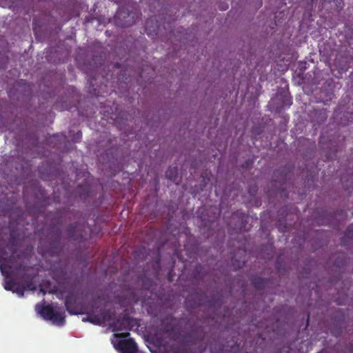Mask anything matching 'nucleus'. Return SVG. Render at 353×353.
<instances>
[{
	"label": "nucleus",
	"mask_w": 353,
	"mask_h": 353,
	"mask_svg": "<svg viewBox=\"0 0 353 353\" xmlns=\"http://www.w3.org/2000/svg\"><path fill=\"white\" fill-rule=\"evenodd\" d=\"M37 309L45 320L50 321L53 324L59 326L64 325L65 314L63 308L47 305L42 306L37 305Z\"/></svg>",
	"instance_id": "f257e3e1"
},
{
	"label": "nucleus",
	"mask_w": 353,
	"mask_h": 353,
	"mask_svg": "<svg viewBox=\"0 0 353 353\" xmlns=\"http://www.w3.org/2000/svg\"><path fill=\"white\" fill-rule=\"evenodd\" d=\"M292 103V98L286 86L278 89L275 96L269 101L268 108L269 110H282L290 108Z\"/></svg>",
	"instance_id": "f03ea898"
},
{
	"label": "nucleus",
	"mask_w": 353,
	"mask_h": 353,
	"mask_svg": "<svg viewBox=\"0 0 353 353\" xmlns=\"http://www.w3.org/2000/svg\"><path fill=\"white\" fill-rule=\"evenodd\" d=\"M85 225L83 223H74L70 224L67 229L66 233L70 240L82 241L85 239L87 233L85 232Z\"/></svg>",
	"instance_id": "7ed1b4c3"
},
{
	"label": "nucleus",
	"mask_w": 353,
	"mask_h": 353,
	"mask_svg": "<svg viewBox=\"0 0 353 353\" xmlns=\"http://www.w3.org/2000/svg\"><path fill=\"white\" fill-rule=\"evenodd\" d=\"M117 26L126 28L134 23V13L128 11L125 8H120L114 16Z\"/></svg>",
	"instance_id": "20e7f679"
},
{
	"label": "nucleus",
	"mask_w": 353,
	"mask_h": 353,
	"mask_svg": "<svg viewBox=\"0 0 353 353\" xmlns=\"http://www.w3.org/2000/svg\"><path fill=\"white\" fill-rule=\"evenodd\" d=\"M333 82L330 81H327L321 88V90L319 93V99L320 101L323 103H326L327 101H330L334 97V92H333Z\"/></svg>",
	"instance_id": "39448f33"
},
{
	"label": "nucleus",
	"mask_w": 353,
	"mask_h": 353,
	"mask_svg": "<svg viewBox=\"0 0 353 353\" xmlns=\"http://www.w3.org/2000/svg\"><path fill=\"white\" fill-rule=\"evenodd\" d=\"M117 348L121 353H138V347L132 339L120 340L117 344Z\"/></svg>",
	"instance_id": "423d86ee"
},
{
	"label": "nucleus",
	"mask_w": 353,
	"mask_h": 353,
	"mask_svg": "<svg viewBox=\"0 0 353 353\" xmlns=\"http://www.w3.org/2000/svg\"><path fill=\"white\" fill-rule=\"evenodd\" d=\"M132 319L128 316L119 317L112 324L113 331H121L125 330H130L132 327Z\"/></svg>",
	"instance_id": "0eeeda50"
},
{
	"label": "nucleus",
	"mask_w": 353,
	"mask_h": 353,
	"mask_svg": "<svg viewBox=\"0 0 353 353\" xmlns=\"http://www.w3.org/2000/svg\"><path fill=\"white\" fill-rule=\"evenodd\" d=\"M61 233L59 231L57 236L54 239H50L49 242V248L48 250V253L52 256H57L60 253L61 250V248L60 245L61 243Z\"/></svg>",
	"instance_id": "6e6552de"
},
{
	"label": "nucleus",
	"mask_w": 353,
	"mask_h": 353,
	"mask_svg": "<svg viewBox=\"0 0 353 353\" xmlns=\"http://www.w3.org/2000/svg\"><path fill=\"white\" fill-rule=\"evenodd\" d=\"M65 306L67 311L71 314L79 313L77 298L74 294H70L65 296Z\"/></svg>",
	"instance_id": "1a4fd4ad"
},
{
	"label": "nucleus",
	"mask_w": 353,
	"mask_h": 353,
	"mask_svg": "<svg viewBox=\"0 0 353 353\" xmlns=\"http://www.w3.org/2000/svg\"><path fill=\"white\" fill-rule=\"evenodd\" d=\"M299 83L303 85L304 92L309 95L313 92L314 86L317 85L319 83V81H318L316 78H313L311 81H309V79H307V75H305V77H302L301 82Z\"/></svg>",
	"instance_id": "9d476101"
},
{
	"label": "nucleus",
	"mask_w": 353,
	"mask_h": 353,
	"mask_svg": "<svg viewBox=\"0 0 353 353\" xmlns=\"http://www.w3.org/2000/svg\"><path fill=\"white\" fill-rule=\"evenodd\" d=\"M252 283L256 290H263L265 288L268 280L261 277L255 276L252 278Z\"/></svg>",
	"instance_id": "9b49d317"
},
{
	"label": "nucleus",
	"mask_w": 353,
	"mask_h": 353,
	"mask_svg": "<svg viewBox=\"0 0 353 353\" xmlns=\"http://www.w3.org/2000/svg\"><path fill=\"white\" fill-rule=\"evenodd\" d=\"M100 316L101 320L103 321V323H105V322L110 321L114 319V317L115 316V312L112 310H106L102 311L100 313Z\"/></svg>",
	"instance_id": "f8f14e48"
},
{
	"label": "nucleus",
	"mask_w": 353,
	"mask_h": 353,
	"mask_svg": "<svg viewBox=\"0 0 353 353\" xmlns=\"http://www.w3.org/2000/svg\"><path fill=\"white\" fill-rule=\"evenodd\" d=\"M165 176L167 179L176 181L178 177V169L176 167H169L165 172Z\"/></svg>",
	"instance_id": "ddd939ff"
},
{
	"label": "nucleus",
	"mask_w": 353,
	"mask_h": 353,
	"mask_svg": "<svg viewBox=\"0 0 353 353\" xmlns=\"http://www.w3.org/2000/svg\"><path fill=\"white\" fill-rule=\"evenodd\" d=\"M32 283L30 282V283L27 284L26 286H21L19 284L17 285L15 287L13 292L17 293L19 296L23 297L24 295V292L26 289L29 290H33L34 288H32L31 285Z\"/></svg>",
	"instance_id": "4468645a"
},
{
	"label": "nucleus",
	"mask_w": 353,
	"mask_h": 353,
	"mask_svg": "<svg viewBox=\"0 0 353 353\" xmlns=\"http://www.w3.org/2000/svg\"><path fill=\"white\" fill-rule=\"evenodd\" d=\"M7 259H5L4 262L1 264H0V270L1 272V274L6 276V278H8L9 276H10V269H11V266L10 265H8L6 262H7Z\"/></svg>",
	"instance_id": "2eb2a0df"
},
{
	"label": "nucleus",
	"mask_w": 353,
	"mask_h": 353,
	"mask_svg": "<svg viewBox=\"0 0 353 353\" xmlns=\"http://www.w3.org/2000/svg\"><path fill=\"white\" fill-rule=\"evenodd\" d=\"M17 283L12 279H8L5 281L4 288L8 291H12L13 292Z\"/></svg>",
	"instance_id": "dca6fc26"
},
{
	"label": "nucleus",
	"mask_w": 353,
	"mask_h": 353,
	"mask_svg": "<svg viewBox=\"0 0 353 353\" xmlns=\"http://www.w3.org/2000/svg\"><path fill=\"white\" fill-rule=\"evenodd\" d=\"M352 236H353V225H350L347 228V229L345 232L344 236L341 239V243L343 245L346 244V243L344 241L345 237H347L348 239H352Z\"/></svg>",
	"instance_id": "f3484780"
},
{
	"label": "nucleus",
	"mask_w": 353,
	"mask_h": 353,
	"mask_svg": "<svg viewBox=\"0 0 353 353\" xmlns=\"http://www.w3.org/2000/svg\"><path fill=\"white\" fill-rule=\"evenodd\" d=\"M72 130H70V136L71 137V139L73 142L77 143L80 141L82 137V132L81 130H77V132L72 134Z\"/></svg>",
	"instance_id": "a211bd4d"
},
{
	"label": "nucleus",
	"mask_w": 353,
	"mask_h": 353,
	"mask_svg": "<svg viewBox=\"0 0 353 353\" xmlns=\"http://www.w3.org/2000/svg\"><path fill=\"white\" fill-rule=\"evenodd\" d=\"M353 116V112H334V117H352Z\"/></svg>",
	"instance_id": "6ab92c4d"
},
{
	"label": "nucleus",
	"mask_w": 353,
	"mask_h": 353,
	"mask_svg": "<svg viewBox=\"0 0 353 353\" xmlns=\"http://www.w3.org/2000/svg\"><path fill=\"white\" fill-rule=\"evenodd\" d=\"M91 323L97 325H101L103 324L100 314L96 315L93 314V315H92Z\"/></svg>",
	"instance_id": "aec40b11"
},
{
	"label": "nucleus",
	"mask_w": 353,
	"mask_h": 353,
	"mask_svg": "<svg viewBox=\"0 0 353 353\" xmlns=\"http://www.w3.org/2000/svg\"><path fill=\"white\" fill-rule=\"evenodd\" d=\"M8 61V59L4 54H0V67L5 68Z\"/></svg>",
	"instance_id": "412c9836"
},
{
	"label": "nucleus",
	"mask_w": 353,
	"mask_h": 353,
	"mask_svg": "<svg viewBox=\"0 0 353 353\" xmlns=\"http://www.w3.org/2000/svg\"><path fill=\"white\" fill-rule=\"evenodd\" d=\"M203 269V267L202 265H201V264L196 265L195 267V270H194L196 274L198 276H200V274L202 272Z\"/></svg>",
	"instance_id": "4be33fe9"
},
{
	"label": "nucleus",
	"mask_w": 353,
	"mask_h": 353,
	"mask_svg": "<svg viewBox=\"0 0 353 353\" xmlns=\"http://www.w3.org/2000/svg\"><path fill=\"white\" fill-rule=\"evenodd\" d=\"M128 332H122V333H115L114 334V336L115 338H125L129 336Z\"/></svg>",
	"instance_id": "5701e85b"
},
{
	"label": "nucleus",
	"mask_w": 353,
	"mask_h": 353,
	"mask_svg": "<svg viewBox=\"0 0 353 353\" xmlns=\"http://www.w3.org/2000/svg\"><path fill=\"white\" fill-rule=\"evenodd\" d=\"M306 63L305 62H301L299 63V66H298V68L301 70V71H303L304 70H305L306 68Z\"/></svg>",
	"instance_id": "b1692460"
},
{
	"label": "nucleus",
	"mask_w": 353,
	"mask_h": 353,
	"mask_svg": "<svg viewBox=\"0 0 353 353\" xmlns=\"http://www.w3.org/2000/svg\"><path fill=\"white\" fill-rule=\"evenodd\" d=\"M92 315H93V312H89L88 317L87 318H83V321H88V322L91 323Z\"/></svg>",
	"instance_id": "393cba45"
},
{
	"label": "nucleus",
	"mask_w": 353,
	"mask_h": 353,
	"mask_svg": "<svg viewBox=\"0 0 353 353\" xmlns=\"http://www.w3.org/2000/svg\"><path fill=\"white\" fill-rule=\"evenodd\" d=\"M8 0H0V6H6V1H7ZM11 2H13L14 0H9Z\"/></svg>",
	"instance_id": "a878e982"
},
{
	"label": "nucleus",
	"mask_w": 353,
	"mask_h": 353,
	"mask_svg": "<svg viewBox=\"0 0 353 353\" xmlns=\"http://www.w3.org/2000/svg\"><path fill=\"white\" fill-rule=\"evenodd\" d=\"M256 191H257V189H256V187H254V188H250V191H249V192H250V193H252V192H256Z\"/></svg>",
	"instance_id": "bb28decb"
},
{
	"label": "nucleus",
	"mask_w": 353,
	"mask_h": 353,
	"mask_svg": "<svg viewBox=\"0 0 353 353\" xmlns=\"http://www.w3.org/2000/svg\"><path fill=\"white\" fill-rule=\"evenodd\" d=\"M201 305L200 301L199 303H194L192 305V307H196L198 305Z\"/></svg>",
	"instance_id": "cd10ccee"
},
{
	"label": "nucleus",
	"mask_w": 353,
	"mask_h": 353,
	"mask_svg": "<svg viewBox=\"0 0 353 353\" xmlns=\"http://www.w3.org/2000/svg\"><path fill=\"white\" fill-rule=\"evenodd\" d=\"M176 353H188V352L185 350H181V351L177 352Z\"/></svg>",
	"instance_id": "c85d7f7f"
},
{
	"label": "nucleus",
	"mask_w": 353,
	"mask_h": 353,
	"mask_svg": "<svg viewBox=\"0 0 353 353\" xmlns=\"http://www.w3.org/2000/svg\"><path fill=\"white\" fill-rule=\"evenodd\" d=\"M279 174V170L274 172V175L276 176Z\"/></svg>",
	"instance_id": "c756f323"
},
{
	"label": "nucleus",
	"mask_w": 353,
	"mask_h": 353,
	"mask_svg": "<svg viewBox=\"0 0 353 353\" xmlns=\"http://www.w3.org/2000/svg\"><path fill=\"white\" fill-rule=\"evenodd\" d=\"M93 67L97 68V67H98V65L97 63H94Z\"/></svg>",
	"instance_id": "7c9ffc66"
},
{
	"label": "nucleus",
	"mask_w": 353,
	"mask_h": 353,
	"mask_svg": "<svg viewBox=\"0 0 353 353\" xmlns=\"http://www.w3.org/2000/svg\"><path fill=\"white\" fill-rule=\"evenodd\" d=\"M190 301V297L187 298L186 302L188 303Z\"/></svg>",
	"instance_id": "2f4dec72"
},
{
	"label": "nucleus",
	"mask_w": 353,
	"mask_h": 353,
	"mask_svg": "<svg viewBox=\"0 0 353 353\" xmlns=\"http://www.w3.org/2000/svg\"><path fill=\"white\" fill-rule=\"evenodd\" d=\"M116 112H112L111 113H112V115H114V113H116ZM115 115H116V116H117V114H115Z\"/></svg>",
	"instance_id": "473e14b6"
},
{
	"label": "nucleus",
	"mask_w": 353,
	"mask_h": 353,
	"mask_svg": "<svg viewBox=\"0 0 353 353\" xmlns=\"http://www.w3.org/2000/svg\"><path fill=\"white\" fill-rule=\"evenodd\" d=\"M18 269H19V270H21V269H22V265H19V268H18Z\"/></svg>",
	"instance_id": "72a5a7b5"
},
{
	"label": "nucleus",
	"mask_w": 353,
	"mask_h": 353,
	"mask_svg": "<svg viewBox=\"0 0 353 353\" xmlns=\"http://www.w3.org/2000/svg\"><path fill=\"white\" fill-rule=\"evenodd\" d=\"M80 188H81V185L78 186V190H79Z\"/></svg>",
	"instance_id": "f704fd0d"
},
{
	"label": "nucleus",
	"mask_w": 353,
	"mask_h": 353,
	"mask_svg": "<svg viewBox=\"0 0 353 353\" xmlns=\"http://www.w3.org/2000/svg\"><path fill=\"white\" fill-rule=\"evenodd\" d=\"M148 24H149V22L148 21V22L146 23V27H148Z\"/></svg>",
	"instance_id": "c9c22d12"
},
{
	"label": "nucleus",
	"mask_w": 353,
	"mask_h": 353,
	"mask_svg": "<svg viewBox=\"0 0 353 353\" xmlns=\"http://www.w3.org/2000/svg\"><path fill=\"white\" fill-rule=\"evenodd\" d=\"M239 268H241V265H238Z\"/></svg>",
	"instance_id": "e433bc0d"
},
{
	"label": "nucleus",
	"mask_w": 353,
	"mask_h": 353,
	"mask_svg": "<svg viewBox=\"0 0 353 353\" xmlns=\"http://www.w3.org/2000/svg\"><path fill=\"white\" fill-rule=\"evenodd\" d=\"M165 332H170V330L168 329V330H166V331H165Z\"/></svg>",
	"instance_id": "4c0bfd02"
}]
</instances>
